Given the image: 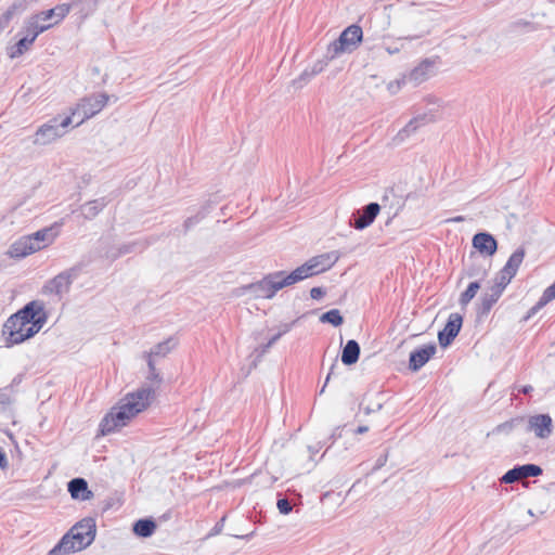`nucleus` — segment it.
<instances>
[{"instance_id":"obj_1","label":"nucleus","mask_w":555,"mask_h":555,"mask_svg":"<svg viewBox=\"0 0 555 555\" xmlns=\"http://www.w3.org/2000/svg\"><path fill=\"white\" fill-rule=\"evenodd\" d=\"M154 399L152 387H140L120 400L100 423V433L105 436L126 426L137 414L144 411Z\"/></svg>"},{"instance_id":"obj_2","label":"nucleus","mask_w":555,"mask_h":555,"mask_svg":"<svg viewBox=\"0 0 555 555\" xmlns=\"http://www.w3.org/2000/svg\"><path fill=\"white\" fill-rule=\"evenodd\" d=\"M68 14L67 5H56L50 10L31 15L25 23L26 36L22 37L8 51L10 59H16L30 49L36 38L52 26L62 22Z\"/></svg>"},{"instance_id":"obj_3","label":"nucleus","mask_w":555,"mask_h":555,"mask_svg":"<svg viewBox=\"0 0 555 555\" xmlns=\"http://www.w3.org/2000/svg\"><path fill=\"white\" fill-rule=\"evenodd\" d=\"M95 533V520L86 517L73 526L47 555H68L72 552L81 551L93 542Z\"/></svg>"},{"instance_id":"obj_4","label":"nucleus","mask_w":555,"mask_h":555,"mask_svg":"<svg viewBox=\"0 0 555 555\" xmlns=\"http://www.w3.org/2000/svg\"><path fill=\"white\" fill-rule=\"evenodd\" d=\"M55 235L53 228H43L30 235H25L10 246L9 255L12 258L26 257L52 244Z\"/></svg>"},{"instance_id":"obj_5","label":"nucleus","mask_w":555,"mask_h":555,"mask_svg":"<svg viewBox=\"0 0 555 555\" xmlns=\"http://www.w3.org/2000/svg\"><path fill=\"white\" fill-rule=\"evenodd\" d=\"M362 28L352 24L345 28L339 37L327 46L325 57L333 61L343 53H352L362 42Z\"/></svg>"},{"instance_id":"obj_6","label":"nucleus","mask_w":555,"mask_h":555,"mask_svg":"<svg viewBox=\"0 0 555 555\" xmlns=\"http://www.w3.org/2000/svg\"><path fill=\"white\" fill-rule=\"evenodd\" d=\"M48 314L44 306L39 300L26 304L21 310L14 313V320H23L29 326L26 336H35L46 324Z\"/></svg>"},{"instance_id":"obj_7","label":"nucleus","mask_w":555,"mask_h":555,"mask_svg":"<svg viewBox=\"0 0 555 555\" xmlns=\"http://www.w3.org/2000/svg\"><path fill=\"white\" fill-rule=\"evenodd\" d=\"M72 124V116L54 117L38 128L35 133L34 143L47 145L63 137Z\"/></svg>"},{"instance_id":"obj_8","label":"nucleus","mask_w":555,"mask_h":555,"mask_svg":"<svg viewBox=\"0 0 555 555\" xmlns=\"http://www.w3.org/2000/svg\"><path fill=\"white\" fill-rule=\"evenodd\" d=\"M108 100L109 96L106 93H94L81 99L76 107L72 109L70 114L72 118L76 115L80 116V120L76 124V126H79L85 120L100 113Z\"/></svg>"},{"instance_id":"obj_9","label":"nucleus","mask_w":555,"mask_h":555,"mask_svg":"<svg viewBox=\"0 0 555 555\" xmlns=\"http://www.w3.org/2000/svg\"><path fill=\"white\" fill-rule=\"evenodd\" d=\"M82 269L83 263L80 262L65 271H62L48 282L44 286L46 292L55 295L67 293L72 283L80 275Z\"/></svg>"},{"instance_id":"obj_10","label":"nucleus","mask_w":555,"mask_h":555,"mask_svg":"<svg viewBox=\"0 0 555 555\" xmlns=\"http://www.w3.org/2000/svg\"><path fill=\"white\" fill-rule=\"evenodd\" d=\"M29 325L26 324L23 320H14V314H12L4 323L2 335L5 338L7 347H12L17 344H22L25 340L31 338L33 336H26L27 327Z\"/></svg>"},{"instance_id":"obj_11","label":"nucleus","mask_w":555,"mask_h":555,"mask_svg":"<svg viewBox=\"0 0 555 555\" xmlns=\"http://www.w3.org/2000/svg\"><path fill=\"white\" fill-rule=\"evenodd\" d=\"M526 433H534L537 438L547 439L553 434V421L548 414H535L526 417Z\"/></svg>"},{"instance_id":"obj_12","label":"nucleus","mask_w":555,"mask_h":555,"mask_svg":"<svg viewBox=\"0 0 555 555\" xmlns=\"http://www.w3.org/2000/svg\"><path fill=\"white\" fill-rule=\"evenodd\" d=\"M434 66L435 61L430 59L423 60L411 72L404 75L401 80L396 81L398 88H400L401 85L405 83H412L413 86H417L426 81L430 77Z\"/></svg>"},{"instance_id":"obj_13","label":"nucleus","mask_w":555,"mask_h":555,"mask_svg":"<svg viewBox=\"0 0 555 555\" xmlns=\"http://www.w3.org/2000/svg\"><path fill=\"white\" fill-rule=\"evenodd\" d=\"M278 274L269 273L262 280L251 283L247 288L258 298H272L280 291Z\"/></svg>"},{"instance_id":"obj_14","label":"nucleus","mask_w":555,"mask_h":555,"mask_svg":"<svg viewBox=\"0 0 555 555\" xmlns=\"http://www.w3.org/2000/svg\"><path fill=\"white\" fill-rule=\"evenodd\" d=\"M380 206L377 203H370L361 209L356 210L350 218V225L357 230H363L371 225L377 215Z\"/></svg>"},{"instance_id":"obj_15","label":"nucleus","mask_w":555,"mask_h":555,"mask_svg":"<svg viewBox=\"0 0 555 555\" xmlns=\"http://www.w3.org/2000/svg\"><path fill=\"white\" fill-rule=\"evenodd\" d=\"M543 469L535 464L516 465L507 470L501 478L503 483H514L522 478L538 477L542 475Z\"/></svg>"},{"instance_id":"obj_16","label":"nucleus","mask_w":555,"mask_h":555,"mask_svg":"<svg viewBox=\"0 0 555 555\" xmlns=\"http://www.w3.org/2000/svg\"><path fill=\"white\" fill-rule=\"evenodd\" d=\"M463 324V318L459 313H451L446 326L438 333V340L441 347H448L459 335Z\"/></svg>"},{"instance_id":"obj_17","label":"nucleus","mask_w":555,"mask_h":555,"mask_svg":"<svg viewBox=\"0 0 555 555\" xmlns=\"http://www.w3.org/2000/svg\"><path fill=\"white\" fill-rule=\"evenodd\" d=\"M339 257L338 251H328L312 257L304 264L309 267L310 276H312L331 269L339 260Z\"/></svg>"},{"instance_id":"obj_18","label":"nucleus","mask_w":555,"mask_h":555,"mask_svg":"<svg viewBox=\"0 0 555 555\" xmlns=\"http://www.w3.org/2000/svg\"><path fill=\"white\" fill-rule=\"evenodd\" d=\"M437 346L435 343L424 345L410 353L409 369L412 372L420 371L436 353Z\"/></svg>"},{"instance_id":"obj_19","label":"nucleus","mask_w":555,"mask_h":555,"mask_svg":"<svg viewBox=\"0 0 555 555\" xmlns=\"http://www.w3.org/2000/svg\"><path fill=\"white\" fill-rule=\"evenodd\" d=\"M435 121V115L422 114L411 119L403 129L393 138L395 144L402 143L406 138L414 133L421 126Z\"/></svg>"},{"instance_id":"obj_20","label":"nucleus","mask_w":555,"mask_h":555,"mask_svg":"<svg viewBox=\"0 0 555 555\" xmlns=\"http://www.w3.org/2000/svg\"><path fill=\"white\" fill-rule=\"evenodd\" d=\"M274 274L279 275L278 284L280 286V289L298 283L307 278H310L309 267L305 264H301L300 267L296 268L291 273H286L285 271H278L274 272Z\"/></svg>"},{"instance_id":"obj_21","label":"nucleus","mask_w":555,"mask_h":555,"mask_svg":"<svg viewBox=\"0 0 555 555\" xmlns=\"http://www.w3.org/2000/svg\"><path fill=\"white\" fill-rule=\"evenodd\" d=\"M473 246L480 254L493 256L498 249V242L492 234L488 232H479L473 237Z\"/></svg>"},{"instance_id":"obj_22","label":"nucleus","mask_w":555,"mask_h":555,"mask_svg":"<svg viewBox=\"0 0 555 555\" xmlns=\"http://www.w3.org/2000/svg\"><path fill=\"white\" fill-rule=\"evenodd\" d=\"M67 490L75 500L88 501L93 498V492L89 490L88 482L81 477L72 479L67 483Z\"/></svg>"},{"instance_id":"obj_23","label":"nucleus","mask_w":555,"mask_h":555,"mask_svg":"<svg viewBox=\"0 0 555 555\" xmlns=\"http://www.w3.org/2000/svg\"><path fill=\"white\" fill-rule=\"evenodd\" d=\"M502 294V292L491 286L488 292L482 294L477 313L479 315H487L491 311L494 304H496V301L500 299Z\"/></svg>"},{"instance_id":"obj_24","label":"nucleus","mask_w":555,"mask_h":555,"mask_svg":"<svg viewBox=\"0 0 555 555\" xmlns=\"http://www.w3.org/2000/svg\"><path fill=\"white\" fill-rule=\"evenodd\" d=\"M360 345L354 339H349L341 351V362L345 365H352L358 362L360 358Z\"/></svg>"},{"instance_id":"obj_25","label":"nucleus","mask_w":555,"mask_h":555,"mask_svg":"<svg viewBox=\"0 0 555 555\" xmlns=\"http://www.w3.org/2000/svg\"><path fill=\"white\" fill-rule=\"evenodd\" d=\"M106 205L107 202L104 197L89 201L80 206L81 216L86 220H92Z\"/></svg>"},{"instance_id":"obj_26","label":"nucleus","mask_w":555,"mask_h":555,"mask_svg":"<svg viewBox=\"0 0 555 555\" xmlns=\"http://www.w3.org/2000/svg\"><path fill=\"white\" fill-rule=\"evenodd\" d=\"M526 424V416H516L513 417L504 423L499 424L495 426L492 430V434L494 435H509L512 431L516 429L524 428V425Z\"/></svg>"},{"instance_id":"obj_27","label":"nucleus","mask_w":555,"mask_h":555,"mask_svg":"<svg viewBox=\"0 0 555 555\" xmlns=\"http://www.w3.org/2000/svg\"><path fill=\"white\" fill-rule=\"evenodd\" d=\"M132 530L138 537L149 538L155 532L156 522L152 518H142L133 524Z\"/></svg>"},{"instance_id":"obj_28","label":"nucleus","mask_w":555,"mask_h":555,"mask_svg":"<svg viewBox=\"0 0 555 555\" xmlns=\"http://www.w3.org/2000/svg\"><path fill=\"white\" fill-rule=\"evenodd\" d=\"M100 0H73L70 3H62L61 5L68 7V13L70 9H77L82 16H88L93 13L98 7Z\"/></svg>"},{"instance_id":"obj_29","label":"nucleus","mask_w":555,"mask_h":555,"mask_svg":"<svg viewBox=\"0 0 555 555\" xmlns=\"http://www.w3.org/2000/svg\"><path fill=\"white\" fill-rule=\"evenodd\" d=\"M526 251L522 247L517 248L508 258L507 262L503 267L505 273H511L512 275H516L520 264L524 261Z\"/></svg>"},{"instance_id":"obj_30","label":"nucleus","mask_w":555,"mask_h":555,"mask_svg":"<svg viewBox=\"0 0 555 555\" xmlns=\"http://www.w3.org/2000/svg\"><path fill=\"white\" fill-rule=\"evenodd\" d=\"M176 340L172 337H169L168 339L158 343L155 345L147 353H151V357H166L175 347H176Z\"/></svg>"},{"instance_id":"obj_31","label":"nucleus","mask_w":555,"mask_h":555,"mask_svg":"<svg viewBox=\"0 0 555 555\" xmlns=\"http://www.w3.org/2000/svg\"><path fill=\"white\" fill-rule=\"evenodd\" d=\"M209 212V204L204 205L195 216L189 217L183 223V231L188 233V231L199 223Z\"/></svg>"},{"instance_id":"obj_32","label":"nucleus","mask_w":555,"mask_h":555,"mask_svg":"<svg viewBox=\"0 0 555 555\" xmlns=\"http://www.w3.org/2000/svg\"><path fill=\"white\" fill-rule=\"evenodd\" d=\"M480 288L479 281H475L468 284L467 288L460 296V305L465 307L470 300L476 296L477 292Z\"/></svg>"},{"instance_id":"obj_33","label":"nucleus","mask_w":555,"mask_h":555,"mask_svg":"<svg viewBox=\"0 0 555 555\" xmlns=\"http://www.w3.org/2000/svg\"><path fill=\"white\" fill-rule=\"evenodd\" d=\"M320 321L322 323H330L332 324L333 326H339L343 324L344 322V318L343 315L340 314L339 310L338 309H332V310H328L326 312H324L321 317H320Z\"/></svg>"},{"instance_id":"obj_34","label":"nucleus","mask_w":555,"mask_h":555,"mask_svg":"<svg viewBox=\"0 0 555 555\" xmlns=\"http://www.w3.org/2000/svg\"><path fill=\"white\" fill-rule=\"evenodd\" d=\"M466 274L469 278H478L479 280H482L488 274V268H485L479 263L473 262L472 264L467 266Z\"/></svg>"},{"instance_id":"obj_35","label":"nucleus","mask_w":555,"mask_h":555,"mask_svg":"<svg viewBox=\"0 0 555 555\" xmlns=\"http://www.w3.org/2000/svg\"><path fill=\"white\" fill-rule=\"evenodd\" d=\"M514 276L515 275H512L511 273H505V270L502 269L495 278V283L492 285V287L503 293Z\"/></svg>"},{"instance_id":"obj_36","label":"nucleus","mask_w":555,"mask_h":555,"mask_svg":"<svg viewBox=\"0 0 555 555\" xmlns=\"http://www.w3.org/2000/svg\"><path fill=\"white\" fill-rule=\"evenodd\" d=\"M550 301H552V299L550 297H547V295L543 292V294L540 297L539 301L533 307H531L528 310V312L525 315L524 320L528 321L529 319H531L535 313H538L539 310H541Z\"/></svg>"},{"instance_id":"obj_37","label":"nucleus","mask_w":555,"mask_h":555,"mask_svg":"<svg viewBox=\"0 0 555 555\" xmlns=\"http://www.w3.org/2000/svg\"><path fill=\"white\" fill-rule=\"evenodd\" d=\"M146 380L149 382V384L143 385L142 387H152L155 391L156 388H158L160 386V384L163 383V377L157 370L149 371V373L146 375Z\"/></svg>"},{"instance_id":"obj_38","label":"nucleus","mask_w":555,"mask_h":555,"mask_svg":"<svg viewBox=\"0 0 555 555\" xmlns=\"http://www.w3.org/2000/svg\"><path fill=\"white\" fill-rule=\"evenodd\" d=\"M289 330H291V324H284L282 326V328L275 335H273L266 345L261 346V351L266 352L272 345H274Z\"/></svg>"},{"instance_id":"obj_39","label":"nucleus","mask_w":555,"mask_h":555,"mask_svg":"<svg viewBox=\"0 0 555 555\" xmlns=\"http://www.w3.org/2000/svg\"><path fill=\"white\" fill-rule=\"evenodd\" d=\"M39 0H16L11 7L17 14H22L26 11L30 5L37 3Z\"/></svg>"},{"instance_id":"obj_40","label":"nucleus","mask_w":555,"mask_h":555,"mask_svg":"<svg viewBox=\"0 0 555 555\" xmlns=\"http://www.w3.org/2000/svg\"><path fill=\"white\" fill-rule=\"evenodd\" d=\"M137 246H138V243H134V242L133 243L122 244V245H120L118 247L117 253L112 255V258L116 259L119 256H122V255H126V254H130V253L135 250Z\"/></svg>"},{"instance_id":"obj_41","label":"nucleus","mask_w":555,"mask_h":555,"mask_svg":"<svg viewBox=\"0 0 555 555\" xmlns=\"http://www.w3.org/2000/svg\"><path fill=\"white\" fill-rule=\"evenodd\" d=\"M276 506L279 512L283 515H287L293 511V505L286 498H279Z\"/></svg>"},{"instance_id":"obj_42","label":"nucleus","mask_w":555,"mask_h":555,"mask_svg":"<svg viewBox=\"0 0 555 555\" xmlns=\"http://www.w3.org/2000/svg\"><path fill=\"white\" fill-rule=\"evenodd\" d=\"M8 389H9V387L0 389V406L1 408H5L11 403V398L7 393Z\"/></svg>"},{"instance_id":"obj_43","label":"nucleus","mask_w":555,"mask_h":555,"mask_svg":"<svg viewBox=\"0 0 555 555\" xmlns=\"http://www.w3.org/2000/svg\"><path fill=\"white\" fill-rule=\"evenodd\" d=\"M325 295V291L322 287H312L310 291V296L312 299H321Z\"/></svg>"},{"instance_id":"obj_44","label":"nucleus","mask_w":555,"mask_h":555,"mask_svg":"<svg viewBox=\"0 0 555 555\" xmlns=\"http://www.w3.org/2000/svg\"><path fill=\"white\" fill-rule=\"evenodd\" d=\"M143 358H144V359L146 360V362H147L149 371H155V370H156L155 361H154V358H153V357H151V353H146V352H144Z\"/></svg>"},{"instance_id":"obj_45","label":"nucleus","mask_w":555,"mask_h":555,"mask_svg":"<svg viewBox=\"0 0 555 555\" xmlns=\"http://www.w3.org/2000/svg\"><path fill=\"white\" fill-rule=\"evenodd\" d=\"M9 466L8 457L3 449L0 448V468L7 469Z\"/></svg>"},{"instance_id":"obj_46","label":"nucleus","mask_w":555,"mask_h":555,"mask_svg":"<svg viewBox=\"0 0 555 555\" xmlns=\"http://www.w3.org/2000/svg\"><path fill=\"white\" fill-rule=\"evenodd\" d=\"M225 516H223L212 528V534H218L222 531V528L224 526Z\"/></svg>"},{"instance_id":"obj_47","label":"nucleus","mask_w":555,"mask_h":555,"mask_svg":"<svg viewBox=\"0 0 555 555\" xmlns=\"http://www.w3.org/2000/svg\"><path fill=\"white\" fill-rule=\"evenodd\" d=\"M335 367H336V363H333V364H332V366H331V369H330V372H328V374H327V376H326L325 383H324L323 387H322V388H321V390H320V393H323V392H324V389H325V387H326V385H327V383H328L330 378L334 375V370H335Z\"/></svg>"},{"instance_id":"obj_48","label":"nucleus","mask_w":555,"mask_h":555,"mask_svg":"<svg viewBox=\"0 0 555 555\" xmlns=\"http://www.w3.org/2000/svg\"><path fill=\"white\" fill-rule=\"evenodd\" d=\"M382 408H383V404H382V403H377L375 406H365V408H364V413H365L366 415H370V414H372V413H374V412L379 411Z\"/></svg>"},{"instance_id":"obj_49","label":"nucleus","mask_w":555,"mask_h":555,"mask_svg":"<svg viewBox=\"0 0 555 555\" xmlns=\"http://www.w3.org/2000/svg\"><path fill=\"white\" fill-rule=\"evenodd\" d=\"M544 293L553 300L555 298V282L550 285Z\"/></svg>"},{"instance_id":"obj_50","label":"nucleus","mask_w":555,"mask_h":555,"mask_svg":"<svg viewBox=\"0 0 555 555\" xmlns=\"http://www.w3.org/2000/svg\"><path fill=\"white\" fill-rule=\"evenodd\" d=\"M533 390V387L531 385H525L520 388H518V391L524 393V395H528L530 393L531 391Z\"/></svg>"},{"instance_id":"obj_51","label":"nucleus","mask_w":555,"mask_h":555,"mask_svg":"<svg viewBox=\"0 0 555 555\" xmlns=\"http://www.w3.org/2000/svg\"><path fill=\"white\" fill-rule=\"evenodd\" d=\"M386 51L388 52V54H396L398 52H400L401 48L400 47H392V46H387L386 48Z\"/></svg>"},{"instance_id":"obj_52","label":"nucleus","mask_w":555,"mask_h":555,"mask_svg":"<svg viewBox=\"0 0 555 555\" xmlns=\"http://www.w3.org/2000/svg\"><path fill=\"white\" fill-rule=\"evenodd\" d=\"M387 461V453L384 454L383 456H380L377 462H376V465H375V468H380Z\"/></svg>"},{"instance_id":"obj_53","label":"nucleus","mask_w":555,"mask_h":555,"mask_svg":"<svg viewBox=\"0 0 555 555\" xmlns=\"http://www.w3.org/2000/svg\"><path fill=\"white\" fill-rule=\"evenodd\" d=\"M341 436V428L336 427L331 436V439L335 440Z\"/></svg>"},{"instance_id":"obj_54","label":"nucleus","mask_w":555,"mask_h":555,"mask_svg":"<svg viewBox=\"0 0 555 555\" xmlns=\"http://www.w3.org/2000/svg\"><path fill=\"white\" fill-rule=\"evenodd\" d=\"M367 431H369V427H367V426H365V425H361V426H359V427L354 430V433H356V434H358V435L365 434V433H367Z\"/></svg>"},{"instance_id":"obj_55","label":"nucleus","mask_w":555,"mask_h":555,"mask_svg":"<svg viewBox=\"0 0 555 555\" xmlns=\"http://www.w3.org/2000/svg\"><path fill=\"white\" fill-rule=\"evenodd\" d=\"M21 380H22V375H17V376H15V377L13 378V380H12L11 385H10V386H8V387H9V389H12V388H13V386L18 385V384L21 383Z\"/></svg>"},{"instance_id":"obj_56","label":"nucleus","mask_w":555,"mask_h":555,"mask_svg":"<svg viewBox=\"0 0 555 555\" xmlns=\"http://www.w3.org/2000/svg\"><path fill=\"white\" fill-rule=\"evenodd\" d=\"M320 70H321V68H319V69L314 68L311 74H308L307 72H305V73L301 74L300 78L301 79L309 78L310 76L315 75Z\"/></svg>"},{"instance_id":"obj_57","label":"nucleus","mask_w":555,"mask_h":555,"mask_svg":"<svg viewBox=\"0 0 555 555\" xmlns=\"http://www.w3.org/2000/svg\"><path fill=\"white\" fill-rule=\"evenodd\" d=\"M53 20H55V17H53ZM50 21H52V18H51ZM47 22H48V21H39V25H49V24H52V22H51V23H47ZM54 22H55V21H53V23H54Z\"/></svg>"},{"instance_id":"obj_58","label":"nucleus","mask_w":555,"mask_h":555,"mask_svg":"<svg viewBox=\"0 0 555 555\" xmlns=\"http://www.w3.org/2000/svg\"><path fill=\"white\" fill-rule=\"evenodd\" d=\"M463 220H464V217H462V216H457V217L452 219V221H455V222H460V221H463Z\"/></svg>"},{"instance_id":"obj_59","label":"nucleus","mask_w":555,"mask_h":555,"mask_svg":"<svg viewBox=\"0 0 555 555\" xmlns=\"http://www.w3.org/2000/svg\"><path fill=\"white\" fill-rule=\"evenodd\" d=\"M254 532H251L250 534H246V535H235L236 538H241V539H248Z\"/></svg>"},{"instance_id":"obj_60","label":"nucleus","mask_w":555,"mask_h":555,"mask_svg":"<svg viewBox=\"0 0 555 555\" xmlns=\"http://www.w3.org/2000/svg\"><path fill=\"white\" fill-rule=\"evenodd\" d=\"M518 24H522V25H525V26H529V25H530V23H529V22H519Z\"/></svg>"},{"instance_id":"obj_61","label":"nucleus","mask_w":555,"mask_h":555,"mask_svg":"<svg viewBox=\"0 0 555 555\" xmlns=\"http://www.w3.org/2000/svg\"><path fill=\"white\" fill-rule=\"evenodd\" d=\"M548 1L552 2V3H555V0H548Z\"/></svg>"}]
</instances>
